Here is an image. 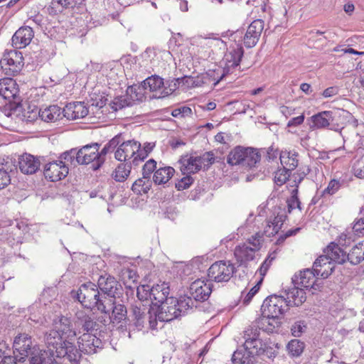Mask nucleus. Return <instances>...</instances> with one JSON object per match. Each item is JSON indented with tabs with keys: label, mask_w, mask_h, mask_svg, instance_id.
<instances>
[{
	"label": "nucleus",
	"mask_w": 364,
	"mask_h": 364,
	"mask_svg": "<svg viewBox=\"0 0 364 364\" xmlns=\"http://www.w3.org/2000/svg\"><path fill=\"white\" fill-rule=\"evenodd\" d=\"M45 342L49 353L53 358H62L73 364H77L81 354L74 346L73 342L66 340L58 331L51 330L45 335Z\"/></svg>",
	"instance_id": "f257e3e1"
},
{
	"label": "nucleus",
	"mask_w": 364,
	"mask_h": 364,
	"mask_svg": "<svg viewBox=\"0 0 364 364\" xmlns=\"http://www.w3.org/2000/svg\"><path fill=\"white\" fill-rule=\"evenodd\" d=\"M76 298L85 308H97L100 311H106L112 304L111 298L100 296L98 287L92 282L82 284L76 293Z\"/></svg>",
	"instance_id": "f03ea898"
},
{
	"label": "nucleus",
	"mask_w": 364,
	"mask_h": 364,
	"mask_svg": "<svg viewBox=\"0 0 364 364\" xmlns=\"http://www.w3.org/2000/svg\"><path fill=\"white\" fill-rule=\"evenodd\" d=\"M177 299L170 296L156 309L151 307L149 309V326L151 329L156 328L158 321L169 322L179 317L176 311Z\"/></svg>",
	"instance_id": "7ed1b4c3"
},
{
	"label": "nucleus",
	"mask_w": 364,
	"mask_h": 364,
	"mask_svg": "<svg viewBox=\"0 0 364 364\" xmlns=\"http://www.w3.org/2000/svg\"><path fill=\"white\" fill-rule=\"evenodd\" d=\"M348 114L343 109L321 112L311 117V128L323 129L331 126L330 129L340 132L344 128L343 122H339L340 119Z\"/></svg>",
	"instance_id": "20e7f679"
},
{
	"label": "nucleus",
	"mask_w": 364,
	"mask_h": 364,
	"mask_svg": "<svg viewBox=\"0 0 364 364\" xmlns=\"http://www.w3.org/2000/svg\"><path fill=\"white\" fill-rule=\"evenodd\" d=\"M13 348L15 358L20 363H23L26 358L38 351V348L33 343L31 336L26 333H21L15 337Z\"/></svg>",
	"instance_id": "39448f33"
},
{
	"label": "nucleus",
	"mask_w": 364,
	"mask_h": 364,
	"mask_svg": "<svg viewBox=\"0 0 364 364\" xmlns=\"http://www.w3.org/2000/svg\"><path fill=\"white\" fill-rule=\"evenodd\" d=\"M236 271L235 265L230 261L220 260L214 262L208 270L210 281L215 282H227Z\"/></svg>",
	"instance_id": "423d86ee"
},
{
	"label": "nucleus",
	"mask_w": 364,
	"mask_h": 364,
	"mask_svg": "<svg viewBox=\"0 0 364 364\" xmlns=\"http://www.w3.org/2000/svg\"><path fill=\"white\" fill-rule=\"evenodd\" d=\"M23 58L21 52L10 50L5 53L0 60L1 68L6 75L18 74L23 66Z\"/></svg>",
	"instance_id": "0eeeda50"
},
{
	"label": "nucleus",
	"mask_w": 364,
	"mask_h": 364,
	"mask_svg": "<svg viewBox=\"0 0 364 364\" xmlns=\"http://www.w3.org/2000/svg\"><path fill=\"white\" fill-rule=\"evenodd\" d=\"M288 306L286 298L274 294L264 300L261 309L263 314L279 318L288 309Z\"/></svg>",
	"instance_id": "6e6552de"
},
{
	"label": "nucleus",
	"mask_w": 364,
	"mask_h": 364,
	"mask_svg": "<svg viewBox=\"0 0 364 364\" xmlns=\"http://www.w3.org/2000/svg\"><path fill=\"white\" fill-rule=\"evenodd\" d=\"M140 143L134 140H129L122 143L114 152V158L119 161L132 160V163L137 166L139 161L138 151Z\"/></svg>",
	"instance_id": "1a4fd4ad"
},
{
	"label": "nucleus",
	"mask_w": 364,
	"mask_h": 364,
	"mask_svg": "<svg viewBox=\"0 0 364 364\" xmlns=\"http://www.w3.org/2000/svg\"><path fill=\"white\" fill-rule=\"evenodd\" d=\"M100 144L98 143H93L87 144L78 149L81 165H87L92 163V167L93 170H97L98 165V150Z\"/></svg>",
	"instance_id": "9d476101"
},
{
	"label": "nucleus",
	"mask_w": 364,
	"mask_h": 364,
	"mask_svg": "<svg viewBox=\"0 0 364 364\" xmlns=\"http://www.w3.org/2000/svg\"><path fill=\"white\" fill-rule=\"evenodd\" d=\"M68 174V166L60 159L50 162L45 166L44 175L50 181H58L64 178Z\"/></svg>",
	"instance_id": "9b49d317"
},
{
	"label": "nucleus",
	"mask_w": 364,
	"mask_h": 364,
	"mask_svg": "<svg viewBox=\"0 0 364 364\" xmlns=\"http://www.w3.org/2000/svg\"><path fill=\"white\" fill-rule=\"evenodd\" d=\"M78 345L80 351L86 354L95 353L103 346L102 341L91 333H83L78 338Z\"/></svg>",
	"instance_id": "f8f14e48"
},
{
	"label": "nucleus",
	"mask_w": 364,
	"mask_h": 364,
	"mask_svg": "<svg viewBox=\"0 0 364 364\" xmlns=\"http://www.w3.org/2000/svg\"><path fill=\"white\" fill-rule=\"evenodd\" d=\"M147 307L141 301H134L131 304L130 316L134 326L139 329H142L146 321H149V311L146 313Z\"/></svg>",
	"instance_id": "ddd939ff"
},
{
	"label": "nucleus",
	"mask_w": 364,
	"mask_h": 364,
	"mask_svg": "<svg viewBox=\"0 0 364 364\" xmlns=\"http://www.w3.org/2000/svg\"><path fill=\"white\" fill-rule=\"evenodd\" d=\"M264 24L262 20L257 19L248 26L244 36V44L247 48H252L257 44L264 29Z\"/></svg>",
	"instance_id": "4468645a"
},
{
	"label": "nucleus",
	"mask_w": 364,
	"mask_h": 364,
	"mask_svg": "<svg viewBox=\"0 0 364 364\" xmlns=\"http://www.w3.org/2000/svg\"><path fill=\"white\" fill-rule=\"evenodd\" d=\"M190 291L196 301H205L208 299L212 292L211 281L205 282L203 279H197L191 284Z\"/></svg>",
	"instance_id": "2eb2a0df"
},
{
	"label": "nucleus",
	"mask_w": 364,
	"mask_h": 364,
	"mask_svg": "<svg viewBox=\"0 0 364 364\" xmlns=\"http://www.w3.org/2000/svg\"><path fill=\"white\" fill-rule=\"evenodd\" d=\"M34 33L30 26H22L12 36V46L17 49L23 48L30 44Z\"/></svg>",
	"instance_id": "dca6fc26"
},
{
	"label": "nucleus",
	"mask_w": 364,
	"mask_h": 364,
	"mask_svg": "<svg viewBox=\"0 0 364 364\" xmlns=\"http://www.w3.org/2000/svg\"><path fill=\"white\" fill-rule=\"evenodd\" d=\"M88 112V108L82 102H70L63 109V116L69 120L84 118Z\"/></svg>",
	"instance_id": "f3484780"
},
{
	"label": "nucleus",
	"mask_w": 364,
	"mask_h": 364,
	"mask_svg": "<svg viewBox=\"0 0 364 364\" xmlns=\"http://www.w3.org/2000/svg\"><path fill=\"white\" fill-rule=\"evenodd\" d=\"M169 286L167 283L157 284L151 288V301L152 304L159 306L167 299H169Z\"/></svg>",
	"instance_id": "a211bd4d"
},
{
	"label": "nucleus",
	"mask_w": 364,
	"mask_h": 364,
	"mask_svg": "<svg viewBox=\"0 0 364 364\" xmlns=\"http://www.w3.org/2000/svg\"><path fill=\"white\" fill-rule=\"evenodd\" d=\"M18 166L22 173L33 174L39 168L40 161L33 155L24 154L18 159Z\"/></svg>",
	"instance_id": "6ab92c4d"
},
{
	"label": "nucleus",
	"mask_w": 364,
	"mask_h": 364,
	"mask_svg": "<svg viewBox=\"0 0 364 364\" xmlns=\"http://www.w3.org/2000/svg\"><path fill=\"white\" fill-rule=\"evenodd\" d=\"M85 0H52L48 8L50 15L62 13L65 9L80 6Z\"/></svg>",
	"instance_id": "aec40b11"
},
{
	"label": "nucleus",
	"mask_w": 364,
	"mask_h": 364,
	"mask_svg": "<svg viewBox=\"0 0 364 364\" xmlns=\"http://www.w3.org/2000/svg\"><path fill=\"white\" fill-rule=\"evenodd\" d=\"M118 282L112 276L107 274L101 275L97 281V287L100 289L107 297L112 298L117 290Z\"/></svg>",
	"instance_id": "412c9836"
},
{
	"label": "nucleus",
	"mask_w": 364,
	"mask_h": 364,
	"mask_svg": "<svg viewBox=\"0 0 364 364\" xmlns=\"http://www.w3.org/2000/svg\"><path fill=\"white\" fill-rule=\"evenodd\" d=\"M316 274L314 271L309 269L301 271L298 274H295L292 278V282L294 285L300 286L303 288H311L315 283Z\"/></svg>",
	"instance_id": "4be33fe9"
},
{
	"label": "nucleus",
	"mask_w": 364,
	"mask_h": 364,
	"mask_svg": "<svg viewBox=\"0 0 364 364\" xmlns=\"http://www.w3.org/2000/svg\"><path fill=\"white\" fill-rule=\"evenodd\" d=\"M324 252L333 263L343 264L348 261V255L336 242H331Z\"/></svg>",
	"instance_id": "5701e85b"
},
{
	"label": "nucleus",
	"mask_w": 364,
	"mask_h": 364,
	"mask_svg": "<svg viewBox=\"0 0 364 364\" xmlns=\"http://www.w3.org/2000/svg\"><path fill=\"white\" fill-rule=\"evenodd\" d=\"M197 156H183L179 160L181 171L183 175L196 173L200 170Z\"/></svg>",
	"instance_id": "b1692460"
},
{
	"label": "nucleus",
	"mask_w": 364,
	"mask_h": 364,
	"mask_svg": "<svg viewBox=\"0 0 364 364\" xmlns=\"http://www.w3.org/2000/svg\"><path fill=\"white\" fill-rule=\"evenodd\" d=\"M55 328L65 339L71 342L74 341L76 333L71 328V321L68 318L61 316L58 321H55Z\"/></svg>",
	"instance_id": "393cba45"
},
{
	"label": "nucleus",
	"mask_w": 364,
	"mask_h": 364,
	"mask_svg": "<svg viewBox=\"0 0 364 364\" xmlns=\"http://www.w3.org/2000/svg\"><path fill=\"white\" fill-rule=\"evenodd\" d=\"M16 85V82L11 77L0 80V95L9 100L15 99L18 92Z\"/></svg>",
	"instance_id": "a878e982"
},
{
	"label": "nucleus",
	"mask_w": 364,
	"mask_h": 364,
	"mask_svg": "<svg viewBox=\"0 0 364 364\" xmlns=\"http://www.w3.org/2000/svg\"><path fill=\"white\" fill-rule=\"evenodd\" d=\"M41 119L46 122H55L63 118V110L58 105H50L38 111Z\"/></svg>",
	"instance_id": "bb28decb"
},
{
	"label": "nucleus",
	"mask_w": 364,
	"mask_h": 364,
	"mask_svg": "<svg viewBox=\"0 0 364 364\" xmlns=\"http://www.w3.org/2000/svg\"><path fill=\"white\" fill-rule=\"evenodd\" d=\"M286 216L283 214L278 213L273 218H269L267 221L266 227L264 230L263 235L272 237L275 235L281 229Z\"/></svg>",
	"instance_id": "cd10ccee"
},
{
	"label": "nucleus",
	"mask_w": 364,
	"mask_h": 364,
	"mask_svg": "<svg viewBox=\"0 0 364 364\" xmlns=\"http://www.w3.org/2000/svg\"><path fill=\"white\" fill-rule=\"evenodd\" d=\"M112 304L107 307L106 311H102L106 314H109L112 311V316L110 318L113 320V322L120 323L127 318V311L126 307L121 304H117L114 301V299L111 298Z\"/></svg>",
	"instance_id": "c85d7f7f"
},
{
	"label": "nucleus",
	"mask_w": 364,
	"mask_h": 364,
	"mask_svg": "<svg viewBox=\"0 0 364 364\" xmlns=\"http://www.w3.org/2000/svg\"><path fill=\"white\" fill-rule=\"evenodd\" d=\"M259 329L267 333H273L279 327V318L263 314L255 321Z\"/></svg>",
	"instance_id": "c756f323"
},
{
	"label": "nucleus",
	"mask_w": 364,
	"mask_h": 364,
	"mask_svg": "<svg viewBox=\"0 0 364 364\" xmlns=\"http://www.w3.org/2000/svg\"><path fill=\"white\" fill-rule=\"evenodd\" d=\"M286 299L289 306L292 304L294 306H299L306 301V293L302 287L295 285L294 288L287 291Z\"/></svg>",
	"instance_id": "7c9ffc66"
},
{
	"label": "nucleus",
	"mask_w": 364,
	"mask_h": 364,
	"mask_svg": "<svg viewBox=\"0 0 364 364\" xmlns=\"http://www.w3.org/2000/svg\"><path fill=\"white\" fill-rule=\"evenodd\" d=\"M257 250L255 248L247 246L246 244L238 245L235 250V256L241 264L252 260Z\"/></svg>",
	"instance_id": "2f4dec72"
},
{
	"label": "nucleus",
	"mask_w": 364,
	"mask_h": 364,
	"mask_svg": "<svg viewBox=\"0 0 364 364\" xmlns=\"http://www.w3.org/2000/svg\"><path fill=\"white\" fill-rule=\"evenodd\" d=\"M298 156L295 151H282L279 157L282 165L289 171L294 170L299 164Z\"/></svg>",
	"instance_id": "473e14b6"
},
{
	"label": "nucleus",
	"mask_w": 364,
	"mask_h": 364,
	"mask_svg": "<svg viewBox=\"0 0 364 364\" xmlns=\"http://www.w3.org/2000/svg\"><path fill=\"white\" fill-rule=\"evenodd\" d=\"M347 255L348 262L353 265H357L364 261V240L355 245Z\"/></svg>",
	"instance_id": "72a5a7b5"
},
{
	"label": "nucleus",
	"mask_w": 364,
	"mask_h": 364,
	"mask_svg": "<svg viewBox=\"0 0 364 364\" xmlns=\"http://www.w3.org/2000/svg\"><path fill=\"white\" fill-rule=\"evenodd\" d=\"M120 136H116L112 138L100 151L98 150V165L97 168H100L106 161L107 154L114 151L115 148L120 144Z\"/></svg>",
	"instance_id": "f704fd0d"
},
{
	"label": "nucleus",
	"mask_w": 364,
	"mask_h": 364,
	"mask_svg": "<svg viewBox=\"0 0 364 364\" xmlns=\"http://www.w3.org/2000/svg\"><path fill=\"white\" fill-rule=\"evenodd\" d=\"M243 56V49L241 47H238L230 51L225 55V60L227 61V68L229 70L231 68H235L239 65L240 62ZM228 71H227L228 73ZM226 72L224 70L223 74L222 75L220 80L223 79V77L225 75Z\"/></svg>",
	"instance_id": "c9c22d12"
},
{
	"label": "nucleus",
	"mask_w": 364,
	"mask_h": 364,
	"mask_svg": "<svg viewBox=\"0 0 364 364\" xmlns=\"http://www.w3.org/2000/svg\"><path fill=\"white\" fill-rule=\"evenodd\" d=\"M174 173V168L171 166L159 168L154 172L153 181L158 185L165 184L172 178Z\"/></svg>",
	"instance_id": "e433bc0d"
},
{
	"label": "nucleus",
	"mask_w": 364,
	"mask_h": 364,
	"mask_svg": "<svg viewBox=\"0 0 364 364\" xmlns=\"http://www.w3.org/2000/svg\"><path fill=\"white\" fill-rule=\"evenodd\" d=\"M192 81V78L187 76L181 78L173 79L170 82L168 81L166 82L167 86L164 87V89L161 92V95L159 96V97H164L168 96L171 95L176 89H178L181 84L183 85L186 84L189 85Z\"/></svg>",
	"instance_id": "4c0bfd02"
},
{
	"label": "nucleus",
	"mask_w": 364,
	"mask_h": 364,
	"mask_svg": "<svg viewBox=\"0 0 364 364\" xmlns=\"http://www.w3.org/2000/svg\"><path fill=\"white\" fill-rule=\"evenodd\" d=\"M265 344L259 338L244 343L247 356L263 354L265 351Z\"/></svg>",
	"instance_id": "58836bf2"
},
{
	"label": "nucleus",
	"mask_w": 364,
	"mask_h": 364,
	"mask_svg": "<svg viewBox=\"0 0 364 364\" xmlns=\"http://www.w3.org/2000/svg\"><path fill=\"white\" fill-rule=\"evenodd\" d=\"M59 159L63 161V163L68 166H76L81 165L79 151L77 149H71L60 154Z\"/></svg>",
	"instance_id": "ea45409f"
},
{
	"label": "nucleus",
	"mask_w": 364,
	"mask_h": 364,
	"mask_svg": "<svg viewBox=\"0 0 364 364\" xmlns=\"http://www.w3.org/2000/svg\"><path fill=\"white\" fill-rule=\"evenodd\" d=\"M52 353L43 350L30 355L29 364H58L55 358L50 355Z\"/></svg>",
	"instance_id": "a19ab883"
},
{
	"label": "nucleus",
	"mask_w": 364,
	"mask_h": 364,
	"mask_svg": "<svg viewBox=\"0 0 364 364\" xmlns=\"http://www.w3.org/2000/svg\"><path fill=\"white\" fill-rule=\"evenodd\" d=\"M260 159L261 156L256 149L247 147L242 166L250 168L255 167Z\"/></svg>",
	"instance_id": "79ce46f5"
},
{
	"label": "nucleus",
	"mask_w": 364,
	"mask_h": 364,
	"mask_svg": "<svg viewBox=\"0 0 364 364\" xmlns=\"http://www.w3.org/2000/svg\"><path fill=\"white\" fill-rule=\"evenodd\" d=\"M246 152V148L242 146H236L228 155L227 162L231 166L241 165L242 164L244 156Z\"/></svg>",
	"instance_id": "37998d69"
},
{
	"label": "nucleus",
	"mask_w": 364,
	"mask_h": 364,
	"mask_svg": "<svg viewBox=\"0 0 364 364\" xmlns=\"http://www.w3.org/2000/svg\"><path fill=\"white\" fill-rule=\"evenodd\" d=\"M80 325L82 326L83 331L87 333H92L97 331V323L90 316L86 315L83 312H79L77 314Z\"/></svg>",
	"instance_id": "c03bdc74"
},
{
	"label": "nucleus",
	"mask_w": 364,
	"mask_h": 364,
	"mask_svg": "<svg viewBox=\"0 0 364 364\" xmlns=\"http://www.w3.org/2000/svg\"><path fill=\"white\" fill-rule=\"evenodd\" d=\"M195 301L190 296L184 295L177 299V304H176V311L179 313V316L184 315L189 311L192 310Z\"/></svg>",
	"instance_id": "a18cd8bd"
},
{
	"label": "nucleus",
	"mask_w": 364,
	"mask_h": 364,
	"mask_svg": "<svg viewBox=\"0 0 364 364\" xmlns=\"http://www.w3.org/2000/svg\"><path fill=\"white\" fill-rule=\"evenodd\" d=\"M151 181L146 176L137 179L132 186V190L137 195L147 193L151 187Z\"/></svg>",
	"instance_id": "49530a36"
},
{
	"label": "nucleus",
	"mask_w": 364,
	"mask_h": 364,
	"mask_svg": "<svg viewBox=\"0 0 364 364\" xmlns=\"http://www.w3.org/2000/svg\"><path fill=\"white\" fill-rule=\"evenodd\" d=\"M164 85V80L158 75H151L147 77L142 82V87L145 90H149L151 92L159 90Z\"/></svg>",
	"instance_id": "de8ad7c7"
},
{
	"label": "nucleus",
	"mask_w": 364,
	"mask_h": 364,
	"mask_svg": "<svg viewBox=\"0 0 364 364\" xmlns=\"http://www.w3.org/2000/svg\"><path fill=\"white\" fill-rule=\"evenodd\" d=\"M305 344L298 339L291 340L287 345L288 353L292 357H299L304 352Z\"/></svg>",
	"instance_id": "09e8293b"
},
{
	"label": "nucleus",
	"mask_w": 364,
	"mask_h": 364,
	"mask_svg": "<svg viewBox=\"0 0 364 364\" xmlns=\"http://www.w3.org/2000/svg\"><path fill=\"white\" fill-rule=\"evenodd\" d=\"M131 172V166L127 164H121L115 169L113 178L119 182L124 181Z\"/></svg>",
	"instance_id": "8fccbe9b"
},
{
	"label": "nucleus",
	"mask_w": 364,
	"mask_h": 364,
	"mask_svg": "<svg viewBox=\"0 0 364 364\" xmlns=\"http://www.w3.org/2000/svg\"><path fill=\"white\" fill-rule=\"evenodd\" d=\"M198 160L199 161V165L200 169L203 168L207 170L209 167L215 163V159L214 154L212 151H207L200 156H197Z\"/></svg>",
	"instance_id": "3c124183"
},
{
	"label": "nucleus",
	"mask_w": 364,
	"mask_h": 364,
	"mask_svg": "<svg viewBox=\"0 0 364 364\" xmlns=\"http://www.w3.org/2000/svg\"><path fill=\"white\" fill-rule=\"evenodd\" d=\"M298 188L297 187L292 190L291 196L287 200L288 211L291 213L292 210L298 208L301 210V203L298 198Z\"/></svg>",
	"instance_id": "603ef678"
},
{
	"label": "nucleus",
	"mask_w": 364,
	"mask_h": 364,
	"mask_svg": "<svg viewBox=\"0 0 364 364\" xmlns=\"http://www.w3.org/2000/svg\"><path fill=\"white\" fill-rule=\"evenodd\" d=\"M289 171L285 168H279L274 173V182L278 186H282L286 183L289 177Z\"/></svg>",
	"instance_id": "864d4df0"
},
{
	"label": "nucleus",
	"mask_w": 364,
	"mask_h": 364,
	"mask_svg": "<svg viewBox=\"0 0 364 364\" xmlns=\"http://www.w3.org/2000/svg\"><path fill=\"white\" fill-rule=\"evenodd\" d=\"M307 326L304 321H296L291 326V333L294 337H300Z\"/></svg>",
	"instance_id": "5fc2aeb1"
},
{
	"label": "nucleus",
	"mask_w": 364,
	"mask_h": 364,
	"mask_svg": "<svg viewBox=\"0 0 364 364\" xmlns=\"http://www.w3.org/2000/svg\"><path fill=\"white\" fill-rule=\"evenodd\" d=\"M259 329L257 324L250 326L244 331L245 342L259 338Z\"/></svg>",
	"instance_id": "6e6d98bb"
},
{
	"label": "nucleus",
	"mask_w": 364,
	"mask_h": 364,
	"mask_svg": "<svg viewBox=\"0 0 364 364\" xmlns=\"http://www.w3.org/2000/svg\"><path fill=\"white\" fill-rule=\"evenodd\" d=\"M334 268V263L331 262L327 264L323 265V268L314 269V272H316L317 277L320 276L321 277L326 279L332 274Z\"/></svg>",
	"instance_id": "4d7b16f0"
},
{
	"label": "nucleus",
	"mask_w": 364,
	"mask_h": 364,
	"mask_svg": "<svg viewBox=\"0 0 364 364\" xmlns=\"http://www.w3.org/2000/svg\"><path fill=\"white\" fill-rule=\"evenodd\" d=\"M151 288L148 285H141L137 288L136 296L139 299L138 301L151 300Z\"/></svg>",
	"instance_id": "13d9d810"
},
{
	"label": "nucleus",
	"mask_w": 364,
	"mask_h": 364,
	"mask_svg": "<svg viewBox=\"0 0 364 364\" xmlns=\"http://www.w3.org/2000/svg\"><path fill=\"white\" fill-rule=\"evenodd\" d=\"M262 237L263 233L257 232L248 239V243L252 246V248H255L256 250H259L262 246Z\"/></svg>",
	"instance_id": "bf43d9fd"
},
{
	"label": "nucleus",
	"mask_w": 364,
	"mask_h": 364,
	"mask_svg": "<svg viewBox=\"0 0 364 364\" xmlns=\"http://www.w3.org/2000/svg\"><path fill=\"white\" fill-rule=\"evenodd\" d=\"M245 352L237 350L234 352L232 361L233 364H248L247 356H245Z\"/></svg>",
	"instance_id": "052dcab7"
},
{
	"label": "nucleus",
	"mask_w": 364,
	"mask_h": 364,
	"mask_svg": "<svg viewBox=\"0 0 364 364\" xmlns=\"http://www.w3.org/2000/svg\"><path fill=\"white\" fill-rule=\"evenodd\" d=\"M156 167V162L154 159H149L143 166L142 175L150 179L151 174Z\"/></svg>",
	"instance_id": "680f3d73"
},
{
	"label": "nucleus",
	"mask_w": 364,
	"mask_h": 364,
	"mask_svg": "<svg viewBox=\"0 0 364 364\" xmlns=\"http://www.w3.org/2000/svg\"><path fill=\"white\" fill-rule=\"evenodd\" d=\"M193 178L190 175H186L183 177L177 183H176V188L178 191L187 189L193 183Z\"/></svg>",
	"instance_id": "e2e57ef3"
},
{
	"label": "nucleus",
	"mask_w": 364,
	"mask_h": 364,
	"mask_svg": "<svg viewBox=\"0 0 364 364\" xmlns=\"http://www.w3.org/2000/svg\"><path fill=\"white\" fill-rule=\"evenodd\" d=\"M352 241L353 240L350 234L343 232L337 237L335 242L339 247H348Z\"/></svg>",
	"instance_id": "0e129e2a"
},
{
	"label": "nucleus",
	"mask_w": 364,
	"mask_h": 364,
	"mask_svg": "<svg viewBox=\"0 0 364 364\" xmlns=\"http://www.w3.org/2000/svg\"><path fill=\"white\" fill-rule=\"evenodd\" d=\"M11 183V176L5 169L0 168V190L4 188Z\"/></svg>",
	"instance_id": "69168bd1"
},
{
	"label": "nucleus",
	"mask_w": 364,
	"mask_h": 364,
	"mask_svg": "<svg viewBox=\"0 0 364 364\" xmlns=\"http://www.w3.org/2000/svg\"><path fill=\"white\" fill-rule=\"evenodd\" d=\"M154 147V144L151 143L146 144L143 149L139 146V150L138 151L139 161H144L148 156V154L151 151Z\"/></svg>",
	"instance_id": "338daca9"
},
{
	"label": "nucleus",
	"mask_w": 364,
	"mask_h": 364,
	"mask_svg": "<svg viewBox=\"0 0 364 364\" xmlns=\"http://www.w3.org/2000/svg\"><path fill=\"white\" fill-rule=\"evenodd\" d=\"M122 277L124 280V283L129 281L136 282V273L130 269H123L122 270Z\"/></svg>",
	"instance_id": "774afa93"
}]
</instances>
